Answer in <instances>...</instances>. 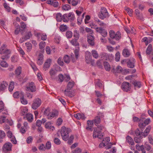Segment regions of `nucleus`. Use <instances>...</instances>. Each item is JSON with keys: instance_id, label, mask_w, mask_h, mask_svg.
Wrapping results in <instances>:
<instances>
[{"instance_id": "1", "label": "nucleus", "mask_w": 153, "mask_h": 153, "mask_svg": "<svg viewBox=\"0 0 153 153\" xmlns=\"http://www.w3.org/2000/svg\"><path fill=\"white\" fill-rule=\"evenodd\" d=\"M11 51L7 48V45L5 44L2 45L0 48V54L3 55L1 58L3 60L8 59L10 57Z\"/></svg>"}, {"instance_id": "2", "label": "nucleus", "mask_w": 153, "mask_h": 153, "mask_svg": "<svg viewBox=\"0 0 153 153\" xmlns=\"http://www.w3.org/2000/svg\"><path fill=\"white\" fill-rule=\"evenodd\" d=\"M71 131V130L70 128H67L64 126L62 127L60 133L62 139L67 141L68 140L69 137V133Z\"/></svg>"}, {"instance_id": "3", "label": "nucleus", "mask_w": 153, "mask_h": 153, "mask_svg": "<svg viewBox=\"0 0 153 153\" xmlns=\"http://www.w3.org/2000/svg\"><path fill=\"white\" fill-rule=\"evenodd\" d=\"M98 16L102 19H103L109 16L107 10L104 7H101L100 12L99 13Z\"/></svg>"}, {"instance_id": "4", "label": "nucleus", "mask_w": 153, "mask_h": 153, "mask_svg": "<svg viewBox=\"0 0 153 153\" xmlns=\"http://www.w3.org/2000/svg\"><path fill=\"white\" fill-rule=\"evenodd\" d=\"M94 28L96 30V32L100 33L103 37H105L107 36V32L106 30L101 27H96V26H95Z\"/></svg>"}, {"instance_id": "5", "label": "nucleus", "mask_w": 153, "mask_h": 153, "mask_svg": "<svg viewBox=\"0 0 153 153\" xmlns=\"http://www.w3.org/2000/svg\"><path fill=\"white\" fill-rule=\"evenodd\" d=\"M41 104V100L39 98H36L33 101L32 108L34 109H36Z\"/></svg>"}, {"instance_id": "6", "label": "nucleus", "mask_w": 153, "mask_h": 153, "mask_svg": "<svg viewBox=\"0 0 153 153\" xmlns=\"http://www.w3.org/2000/svg\"><path fill=\"white\" fill-rule=\"evenodd\" d=\"M12 146V144L8 142L5 143L2 147L3 151L5 153H7L11 151Z\"/></svg>"}, {"instance_id": "7", "label": "nucleus", "mask_w": 153, "mask_h": 153, "mask_svg": "<svg viewBox=\"0 0 153 153\" xmlns=\"http://www.w3.org/2000/svg\"><path fill=\"white\" fill-rule=\"evenodd\" d=\"M26 90L27 91H30L32 92L35 91L36 87L34 83L31 82L27 84L26 85Z\"/></svg>"}, {"instance_id": "8", "label": "nucleus", "mask_w": 153, "mask_h": 153, "mask_svg": "<svg viewBox=\"0 0 153 153\" xmlns=\"http://www.w3.org/2000/svg\"><path fill=\"white\" fill-rule=\"evenodd\" d=\"M121 88L124 91H127L130 90L131 89V85L129 83L127 82H124L122 84Z\"/></svg>"}, {"instance_id": "9", "label": "nucleus", "mask_w": 153, "mask_h": 153, "mask_svg": "<svg viewBox=\"0 0 153 153\" xmlns=\"http://www.w3.org/2000/svg\"><path fill=\"white\" fill-rule=\"evenodd\" d=\"M7 134L8 137L10 138V141L12 143L14 144H16L17 142V141L15 137L13 135L12 132L10 131H9L7 132Z\"/></svg>"}, {"instance_id": "10", "label": "nucleus", "mask_w": 153, "mask_h": 153, "mask_svg": "<svg viewBox=\"0 0 153 153\" xmlns=\"http://www.w3.org/2000/svg\"><path fill=\"white\" fill-rule=\"evenodd\" d=\"M51 62V60L50 59H48L46 61L43 67V69L44 70L46 71L48 70L50 66Z\"/></svg>"}, {"instance_id": "11", "label": "nucleus", "mask_w": 153, "mask_h": 153, "mask_svg": "<svg viewBox=\"0 0 153 153\" xmlns=\"http://www.w3.org/2000/svg\"><path fill=\"white\" fill-rule=\"evenodd\" d=\"M103 116H104L103 115L102 113H99L98 114V116L96 117L92 121H93V122H94L96 125L97 126V125L99 124L100 122V117H102Z\"/></svg>"}, {"instance_id": "12", "label": "nucleus", "mask_w": 153, "mask_h": 153, "mask_svg": "<svg viewBox=\"0 0 153 153\" xmlns=\"http://www.w3.org/2000/svg\"><path fill=\"white\" fill-rule=\"evenodd\" d=\"M8 84L6 81H3L0 82V91H3L7 87Z\"/></svg>"}, {"instance_id": "13", "label": "nucleus", "mask_w": 153, "mask_h": 153, "mask_svg": "<svg viewBox=\"0 0 153 153\" xmlns=\"http://www.w3.org/2000/svg\"><path fill=\"white\" fill-rule=\"evenodd\" d=\"M94 37L91 35H89L87 36V42L91 46H93L94 45Z\"/></svg>"}, {"instance_id": "14", "label": "nucleus", "mask_w": 153, "mask_h": 153, "mask_svg": "<svg viewBox=\"0 0 153 153\" xmlns=\"http://www.w3.org/2000/svg\"><path fill=\"white\" fill-rule=\"evenodd\" d=\"M135 62V60L134 58H130L128 61L127 62L128 66L131 68H133L134 67V64Z\"/></svg>"}, {"instance_id": "15", "label": "nucleus", "mask_w": 153, "mask_h": 153, "mask_svg": "<svg viewBox=\"0 0 153 153\" xmlns=\"http://www.w3.org/2000/svg\"><path fill=\"white\" fill-rule=\"evenodd\" d=\"M87 125L86 128V129L88 131H93L92 128L93 126V121L88 120L87 122Z\"/></svg>"}, {"instance_id": "16", "label": "nucleus", "mask_w": 153, "mask_h": 153, "mask_svg": "<svg viewBox=\"0 0 153 153\" xmlns=\"http://www.w3.org/2000/svg\"><path fill=\"white\" fill-rule=\"evenodd\" d=\"M58 115V112L57 111H54L51 112H50L48 117L47 118L48 119H51L54 117H57Z\"/></svg>"}, {"instance_id": "17", "label": "nucleus", "mask_w": 153, "mask_h": 153, "mask_svg": "<svg viewBox=\"0 0 153 153\" xmlns=\"http://www.w3.org/2000/svg\"><path fill=\"white\" fill-rule=\"evenodd\" d=\"M24 118L27 120L28 122L31 123L33 120V116L32 114L27 113L24 117Z\"/></svg>"}, {"instance_id": "18", "label": "nucleus", "mask_w": 153, "mask_h": 153, "mask_svg": "<svg viewBox=\"0 0 153 153\" xmlns=\"http://www.w3.org/2000/svg\"><path fill=\"white\" fill-rule=\"evenodd\" d=\"M85 61L88 64H89L91 62V53L90 52H87L85 55Z\"/></svg>"}, {"instance_id": "19", "label": "nucleus", "mask_w": 153, "mask_h": 153, "mask_svg": "<svg viewBox=\"0 0 153 153\" xmlns=\"http://www.w3.org/2000/svg\"><path fill=\"white\" fill-rule=\"evenodd\" d=\"M71 90L66 89L64 91V93L66 96L71 97L74 96V93L71 91Z\"/></svg>"}, {"instance_id": "20", "label": "nucleus", "mask_w": 153, "mask_h": 153, "mask_svg": "<svg viewBox=\"0 0 153 153\" xmlns=\"http://www.w3.org/2000/svg\"><path fill=\"white\" fill-rule=\"evenodd\" d=\"M37 63L39 65H41L43 62V55L41 53H40L37 58Z\"/></svg>"}, {"instance_id": "21", "label": "nucleus", "mask_w": 153, "mask_h": 153, "mask_svg": "<svg viewBox=\"0 0 153 153\" xmlns=\"http://www.w3.org/2000/svg\"><path fill=\"white\" fill-rule=\"evenodd\" d=\"M94 20L95 22L101 27H105L106 26V24L100 20L99 19L97 18L94 19Z\"/></svg>"}, {"instance_id": "22", "label": "nucleus", "mask_w": 153, "mask_h": 153, "mask_svg": "<svg viewBox=\"0 0 153 153\" xmlns=\"http://www.w3.org/2000/svg\"><path fill=\"white\" fill-rule=\"evenodd\" d=\"M151 129V126H148L145 130L144 132L143 133L142 135L144 137L146 136L149 133Z\"/></svg>"}, {"instance_id": "23", "label": "nucleus", "mask_w": 153, "mask_h": 153, "mask_svg": "<svg viewBox=\"0 0 153 153\" xmlns=\"http://www.w3.org/2000/svg\"><path fill=\"white\" fill-rule=\"evenodd\" d=\"M132 84L134 85L135 88H139L140 87L141 84L140 82L134 80L132 81Z\"/></svg>"}, {"instance_id": "24", "label": "nucleus", "mask_w": 153, "mask_h": 153, "mask_svg": "<svg viewBox=\"0 0 153 153\" xmlns=\"http://www.w3.org/2000/svg\"><path fill=\"white\" fill-rule=\"evenodd\" d=\"M74 117L78 119H85V117L84 114H82L78 113L74 114Z\"/></svg>"}, {"instance_id": "25", "label": "nucleus", "mask_w": 153, "mask_h": 153, "mask_svg": "<svg viewBox=\"0 0 153 153\" xmlns=\"http://www.w3.org/2000/svg\"><path fill=\"white\" fill-rule=\"evenodd\" d=\"M126 141L129 145H134V144L133 139L129 136H128L126 137Z\"/></svg>"}, {"instance_id": "26", "label": "nucleus", "mask_w": 153, "mask_h": 153, "mask_svg": "<svg viewBox=\"0 0 153 153\" xmlns=\"http://www.w3.org/2000/svg\"><path fill=\"white\" fill-rule=\"evenodd\" d=\"M122 54L125 57H128L130 55V53L128 49H125L123 50Z\"/></svg>"}, {"instance_id": "27", "label": "nucleus", "mask_w": 153, "mask_h": 153, "mask_svg": "<svg viewBox=\"0 0 153 153\" xmlns=\"http://www.w3.org/2000/svg\"><path fill=\"white\" fill-rule=\"evenodd\" d=\"M136 147L137 150L139 151H141L142 153L146 152L144 149V146L143 145L140 146L139 144H137L136 145Z\"/></svg>"}, {"instance_id": "28", "label": "nucleus", "mask_w": 153, "mask_h": 153, "mask_svg": "<svg viewBox=\"0 0 153 153\" xmlns=\"http://www.w3.org/2000/svg\"><path fill=\"white\" fill-rule=\"evenodd\" d=\"M138 124L140 128H143L146 126V124L144 123V118L140 119Z\"/></svg>"}, {"instance_id": "29", "label": "nucleus", "mask_w": 153, "mask_h": 153, "mask_svg": "<svg viewBox=\"0 0 153 153\" xmlns=\"http://www.w3.org/2000/svg\"><path fill=\"white\" fill-rule=\"evenodd\" d=\"M121 38V34L120 31H117L115 34L114 38L113 39H114L116 40H118Z\"/></svg>"}, {"instance_id": "30", "label": "nucleus", "mask_w": 153, "mask_h": 153, "mask_svg": "<svg viewBox=\"0 0 153 153\" xmlns=\"http://www.w3.org/2000/svg\"><path fill=\"white\" fill-rule=\"evenodd\" d=\"M101 58L102 60H107L108 59V54L105 53H102L100 54Z\"/></svg>"}, {"instance_id": "31", "label": "nucleus", "mask_w": 153, "mask_h": 153, "mask_svg": "<svg viewBox=\"0 0 153 153\" xmlns=\"http://www.w3.org/2000/svg\"><path fill=\"white\" fill-rule=\"evenodd\" d=\"M101 132L99 131H98L96 128L94 129L93 133V137L94 138H95L97 137H98L100 134H101Z\"/></svg>"}, {"instance_id": "32", "label": "nucleus", "mask_w": 153, "mask_h": 153, "mask_svg": "<svg viewBox=\"0 0 153 153\" xmlns=\"http://www.w3.org/2000/svg\"><path fill=\"white\" fill-rule=\"evenodd\" d=\"M74 85V81H71L69 82L67 85V88L66 89H71Z\"/></svg>"}, {"instance_id": "33", "label": "nucleus", "mask_w": 153, "mask_h": 153, "mask_svg": "<svg viewBox=\"0 0 153 153\" xmlns=\"http://www.w3.org/2000/svg\"><path fill=\"white\" fill-rule=\"evenodd\" d=\"M91 54L93 56L95 59H97L99 57V54L97 51L95 50H93L91 51Z\"/></svg>"}, {"instance_id": "34", "label": "nucleus", "mask_w": 153, "mask_h": 153, "mask_svg": "<svg viewBox=\"0 0 153 153\" xmlns=\"http://www.w3.org/2000/svg\"><path fill=\"white\" fill-rule=\"evenodd\" d=\"M22 96L20 97V100L21 103L23 104H26L27 102L26 100L24 98L23 93L21 92Z\"/></svg>"}, {"instance_id": "35", "label": "nucleus", "mask_w": 153, "mask_h": 153, "mask_svg": "<svg viewBox=\"0 0 153 153\" xmlns=\"http://www.w3.org/2000/svg\"><path fill=\"white\" fill-rule=\"evenodd\" d=\"M56 19L57 21L60 22L62 20V16L60 13H58L56 16Z\"/></svg>"}, {"instance_id": "36", "label": "nucleus", "mask_w": 153, "mask_h": 153, "mask_svg": "<svg viewBox=\"0 0 153 153\" xmlns=\"http://www.w3.org/2000/svg\"><path fill=\"white\" fill-rule=\"evenodd\" d=\"M27 112V109L26 107H22L21 108V114L22 115H25Z\"/></svg>"}, {"instance_id": "37", "label": "nucleus", "mask_w": 153, "mask_h": 153, "mask_svg": "<svg viewBox=\"0 0 153 153\" xmlns=\"http://www.w3.org/2000/svg\"><path fill=\"white\" fill-rule=\"evenodd\" d=\"M62 20L65 22H68L69 20L68 15L67 14H65L62 16Z\"/></svg>"}, {"instance_id": "38", "label": "nucleus", "mask_w": 153, "mask_h": 153, "mask_svg": "<svg viewBox=\"0 0 153 153\" xmlns=\"http://www.w3.org/2000/svg\"><path fill=\"white\" fill-rule=\"evenodd\" d=\"M71 9V6L69 5L68 4L63 5L62 7V10L65 11Z\"/></svg>"}, {"instance_id": "39", "label": "nucleus", "mask_w": 153, "mask_h": 153, "mask_svg": "<svg viewBox=\"0 0 153 153\" xmlns=\"http://www.w3.org/2000/svg\"><path fill=\"white\" fill-rule=\"evenodd\" d=\"M104 65L105 69L106 71H109L111 69L110 66L108 62H104Z\"/></svg>"}, {"instance_id": "40", "label": "nucleus", "mask_w": 153, "mask_h": 153, "mask_svg": "<svg viewBox=\"0 0 153 153\" xmlns=\"http://www.w3.org/2000/svg\"><path fill=\"white\" fill-rule=\"evenodd\" d=\"M25 45L27 47V52H30L32 48V45L31 44L28 42H26Z\"/></svg>"}, {"instance_id": "41", "label": "nucleus", "mask_w": 153, "mask_h": 153, "mask_svg": "<svg viewBox=\"0 0 153 153\" xmlns=\"http://www.w3.org/2000/svg\"><path fill=\"white\" fill-rule=\"evenodd\" d=\"M74 136L73 135H71L69 137V138H68V143L69 145L73 143L74 139Z\"/></svg>"}, {"instance_id": "42", "label": "nucleus", "mask_w": 153, "mask_h": 153, "mask_svg": "<svg viewBox=\"0 0 153 153\" xmlns=\"http://www.w3.org/2000/svg\"><path fill=\"white\" fill-rule=\"evenodd\" d=\"M0 65L3 67L6 68L8 66V64L7 62L3 60H0Z\"/></svg>"}, {"instance_id": "43", "label": "nucleus", "mask_w": 153, "mask_h": 153, "mask_svg": "<svg viewBox=\"0 0 153 153\" xmlns=\"http://www.w3.org/2000/svg\"><path fill=\"white\" fill-rule=\"evenodd\" d=\"M76 39H73L71 41V44L75 46H78L79 45V43L77 42Z\"/></svg>"}, {"instance_id": "44", "label": "nucleus", "mask_w": 153, "mask_h": 153, "mask_svg": "<svg viewBox=\"0 0 153 153\" xmlns=\"http://www.w3.org/2000/svg\"><path fill=\"white\" fill-rule=\"evenodd\" d=\"M22 71V68L19 66L15 70V74L16 75L18 76L21 74Z\"/></svg>"}, {"instance_id": "45", "label": "nucleus", "mask_w": 153, "mask_h": 153, "mask_svg": "<svg viewBox=\"0 0 153 153\" xmlns=\"http://www.w3.org/2000/svg\"><path fill=\"white\" fill-rule=\"evenodd\" d=\"M142 138L143 137L141 136H140L139 137H135L134 138V141L136 143H140L141 142V140Z\"/></svg>"}, {"instance_id": "46", "label": "nucleus", "mask_w": 153, "mask_h": 153, "mask_svg": "<svg viewBox=\"0 0 153 153\" xmlns=\"http://www.w3.org/2000/svg\"><path fill=\"white\" fill-rule=\"evenodd\" d=\"M69 20L71 21L74 20L75 19L74 14L72 13H70L68 14Z\"/></svg>"}, {"instance_id": "47", "label": "nucleus", "mask_w": 153, "mask_h": 153, "mask_svg": "<svg viewBox=\"0 0 153 153\" xmlns=\"http://www.w3.org/2000/svg\"><path fill=\"white\" fill-rule=\"evenodd\" d=\"M125 10L130 16H132V13L133 11L132 10L130 9L127 7H125Z\"/></svg>"}, {"instance_id": "48", "label": "nucleus", "mask_w": 153, "mask_h": 153, "mask_svg": "<svg viewBox=\"0 0 153 153\" xmlns=\"http://www.w3.org/2000/svg\"><path fill=\"white\" fill-rule=\"evenodd\" d=\"M14 88V83L13 82H10L9 86V90L10 92H12Z\"/></svg>"}, {"instance_id": "49", "label": "nucleus", "mask_w": 153, "mask_h": 153, "mask_svg": "<svg viewBox=\"0 0 153 153\" xmlns=\"http://www.w3.org/2000/svg\"><path fill=\"white\" fill-rule=\"evenodd\" d=\"M59 29L62 31H64L67 30L68 27L66 25H62L60 26Z\"/></svg>"}, {"instance_id": "50", "label": "nucleus", "mask_w": 153, "mask_h": 153, "mask_svg": "<svg viewBox=\"0 0 153 153\" xmlns=\"http://www.w3.org/2000/svg\"><path fill=\"white\" fill-rule=\"evenodd\" d=\"M152 45L149 44L146 50V53L147 54H149L151 51L152 50Z\"/></svg>"}, {"instance_id": "51", "label": "nucleus", "mask_w": 153, "mask_h": 153, "mask_svg": "<svg viewBox=\"0 0 153 153\" xmlns=\"http://www.w3.org/2000/svg\"><path fill=\"white\" fill-rule=\"evenodd\" d=\"M57 63L61 66H63L64 65V63L62 57H60L58 58L57 60Z\"/></svg>"}, {"instance_id": "52", "label": "nucleus", "mask_w": 153, "mask_h": 153, "mask_svg": "<svg viewBox=\"0 0 153 153\" xmlns=\"http://www.w3.org/2000/svg\"><path fill=\"white\" fill-rule=\"evenodd\" d=\"M74 36L75 37V39L76 40H78L79 39V35L77 30H75L74 31Z\"/></svg>"}, {"instance_id": "53", "label": "nucleus", "mask_w": 153, "mask_h": 153, "mask_svg": "<svg viewBox=\"0 0 153 153\" xmlns=\"http://www.w3.org/2000/svg\"><path fill=\"white\" fill-rule=\"evenodd\" d=\"M13 96L14 98H19V96L21 97L22 96V94H21V93L20 94L19 92L17 91L13 93Z\"/></svg>"}, {"instance_id": "54", "label": "nucleus", "mask_w": 153, "mask_h": 153, "mask_svg": "<svg viewBox=\"0 0 153 153\" xmlns=\"http://www.w3.org/2000/svg\"><path fill=\"white\" fill-rule=\"evenodd\" d=\"M50 112V109L49 108H46L44 111V114L46 117L47 118L48 115L49 114Z\"/></svg>"}, {"instance_id": "55", "label": "nucleus", "mask_w": 153, "mask_h": 153, "mask_svg": "<svg viewBox=\"0 0 153 153\" xmlns=\"http://www.w3.org/2000/svg\"><path fill=\"white\" fill-rule=\"evenodd\" d=\"M64 62L66 63H68L70 62V59L69 56L67 55H65L64 57Z\"/></svg>"}, {"instance_id": "56", "label": "nucleus", "mask_w": 153, "mask_h": 153, "mask_svg": "<svg viewBox=\"0 0 153 153\" xmlns=\"http://www.w3.org/2000/svg\"><path fill=\"white\" fill-rule=\"evenodd\" d=\"M31 36L32 34L31 32L29 31L27 33V34L24 37L25 38V39L27 40L29 39Z\"/></svg>"}, {"instance_id": "57", "label": "nucleus", "mask_w": 153, "mask_h": 153, "mask_svg": "<svg viewBox=\"0 0 153 153\" xmlns=\"http://www.w3.org/2000/svg\"><path fill=\"white\" fill-rule=\"evenodd\" d=\"M120 59V53L119 52H117L115 54V60L117 62L119 61Z\"/></svg>"}, {"instance_id": "58", "label": "nucleus", "mask_w": 153, "mask_h": 153, "mask_svg": "<svg viewBox=\"0 0 153 153\" xmlns=\"http://www.w3.org/2000/svg\"><path fill=\"white\" fill-rule=\"evenodd\" d=\"M66 36L68 38H70L72 36V33L70 31H68L66 33Z\"/></svg>"}, {"instance_id": "59", "label": "nucleus", "mask_w": 153, "mask_h": 153, "mask_svg": "<svg viewBox=\"0 0 153 153\" xmlns=\"http://www.w3.org/2000/svg\"><path fill=\"white\" fill-rule=\"evenodd\" d=\"M45 42H41L39 44V48L41 49H42L44 48L45 46Z\"/></svg>"}, {"instance_id": "60", "label": "nucleus", "mask_w": 153, "mask_h": 153, "mask_svg": "<svg viewBox=\"0 0 153 153\" xmlns=\"http://www.w3.org/2000/svg\"><path fill=\"white\" fill-rule=\"evenodd\" d=\"M54 142L56 144L59 145L61 144L60 140L57 137H55L54 139Z\"/></svg>"}, {"instance_id": "61", "label": "nucleus", "mask_w": 153, "mask_h": 153, "mask_svg": "<svg viewBox=\"0 0 153 153\" xmlns=\"http://www.w3.org/2000/svg\"><path fill=\"white\" fill-rule=\"evenodd\" d=\"M4 7L6 10L8 12H9L10 11V8L8 6L7 4L5 2L3 4Z\"/></svg>"}, {"instance_id": "62", "label": "nucleus", "mask_w": 153, "mask_h": 153, "mask_svg": "<svg viewBox=\"0 0 153 153\" xmlns=\"http://www.w3.org/2000/svg\"><path fill=\"white\" fill-rule=\"evenodd\" d=\"M79 48L78 47L76 48L74 51V53L76 58L77 59L79 57Z\"/></svg>"}, {"instance_id": "63", "label": "nucleus", "mask_w": 153, "mask_h": 153, "mask_svg": "<svg viewBox=\"0 0 153 153\" xmlns=\"http://www.w3.org/2000/svg\"><path fill=\"white\" fill-rule=\"evenodd\" d=\"M6 135L4 131L0 130V139H3L5 137Z\"/></svg>"}, {"instance_id": "64", "label": "nucleus", "mask_w": 153, "mask_h": 153, "mask_svg": "<svg viewBox=\"0 0 153 153\" xmlns=\"http://www.w3.org/2000/svg\"><path fill=\"white\" fill-rule=\"evenodd\" d=\"M45 148L46 149H51V144L50 142L48 141L46 144Z\"/></svg>"}]
</instances>
